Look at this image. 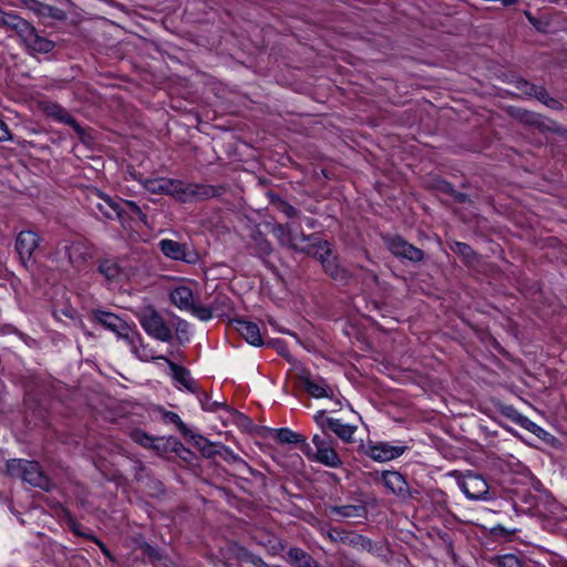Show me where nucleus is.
Masks as SVG:
<instances>
[{
	"mask_svg": "<svg viewBox=\"0 0 567 567\" xmlns=\"http://www.w3.org/2000/svg\"><path fill=\"white\" fill-rule=\"evenodd\" d=\"M146 190L153 194H166L186 202L197 195L196 186L185 185L182 181L164 177L151 178L144 182Z\"/></svg>",
	"mask_w": 567,
	"mask_h": 567,
	"instance_id": "1",
	"label": "nucleus"
},
{
	"mask_svg": "<svg viewBox=\"0 0 567 567\" xmlns=\"http://www.w3.org/2000/svg\"><path fill=\"white\" fill-rule=\"evenodd\" d=\"M169 298L178 309L188 311L203 321L212 318V312L208 308L196 305L190 284L183 282L175 286L169 292Z\"/></svg>",
	"mask_w": 567,
	"mask_h": 567,
	"instance_id": "2",
	"label": "nucleus"
},
{
	"mask_svg": "<svg viewBox=\"0 0 567 567\" xmlns=\"http://www.w3.org/2000/svg\"><path fill=\"white\" fill-rule=\"evenodd\" d=\"M8 473L11 476L20 477L22 481L41 488H49V481L43 476L37 462L25 460H11L7 464Z\"/></svg>",
	"mask_w": 567,
	"mask_h": 567,
	"instance_id": "3",
	"label": "nucleus"
},
{
	"mask_svg": "<svg viewBox=\"0 0 567 567\" xmlns=\"http://www.w3.org/2000/svg\"><path fill=\"white\" fill-rule=\"evenodd\" d=\"M312 443L315 449L309 443H303L302 452L310 458L327 466H337L340 460L332 449L331 442L321 435H313Z\"/></svg>",
	"mask_w": 567,
	"mask_h": 567,
	"instance_id": "4",
	"label": "nucleus"
},
{
	"mask_svg": "<svg viewBox=\"0 0 567 567\" xmlns=\"http://www.w3.org/2000/svg\"><path fill=\"white\" fill-rule=\"evenodd\" d=\"M386 248L396 258L417 264L424 259V251L410 244L400 235H386L383 237Z\"/></svg>",
	"mask_w": 567,
	"mask_h": 567,
	"instance_id": "5",
	"label": "nucleus"
},
{
	"mask_svg": "<svg viewBox=\"0 0 567 567\" xmlns=\"http://www.w3.org/2000/svg\"><path fill=\"white\" fill-rule=\"evenodd\" d=\"M11 25L20 32L24 43L31 50L47 53L53 49V43L44 38L39 37L34 28L31 27L30 23L24 19L14 17L12 18Z\"/></svg>",
	"mask_w": 567,
	"mask_h": 567,
	"instance_id": "6",
	"label": "nucleus"
},
{
	"mask_svg": "<svg viewBox=\"0 0 567 567\" xmlns=\"http://www.w3.org/2000/svg\"><path fill=\"white\" fill-rule=\"evenodd\" d=\"M140 322L143 329L153 338L168 341L172 338L171 329L164 323L161 316L152 308H144L140 312Z\"/></svg>",
	"mask_w": 567,
	"mask_h": 567,
	"instance_id": "7",
	"label": "nucleus"
},
{
	"mask_svg": "<svg viewBox=\"0 0 567 567\" xmlns=\"http://www.w3.org/2000/svg\"><path fill=\"white\" fill-rule=\"evenodd\" d=\"M360 449L372 460L378 462H386L401 456L408 447L405 445H391L384 442H368L365 444L361 441Z\"/></svg>",
	"mask_w": 567,
	"mask_h": 567,
	"instance_id": "8",
	"label": "nucleus"
},
{
	"mask_svg": "<svg viewBox=\"0 0 567 567\" xmlns=\"http://www.w3.org/2000/svg\"><path fill=\"white\" fill-rule=\"evenodd\" d=\"M313 420L323 432L332 431L339 439L344 442L351 441L354 434V429L352 425L343 423L339 419L328 416L323 410L318 411L313 415Z\"/></svg>",
	"mask_w": 567,
	"mask_h": 567,
	"instance_id": "9",
	"label": "nucleus"
},
{
	"mask_svg": "<svg viewBox=\"0 0 567 567\" xmlns=\"http://www.w3.org/2000/svg\"><path fill=\"white\" fill-rule=\"evenodd\" d=\"M460 487L468 499H486L489 487L480 474L467 472L458 482Z\"/></svg>",
	"mask_w": 567,
	"mask_h": 567,
	"instance_id": "10",
	"label": "nucleus"
},
{
	"mask_svg": "<svg viewBox=\"0 0 567 567\" xmlns=\"http://www.w3.org/2000/svg\"><path fill=\"white\" fill-rule=\"evenodd\" d=\"M41 241L40 236L32 230H22L17 236L16 249L23 266L33 261V254Z\"/></svg>",
	"mask_w": 567,
	"mask_h": 567,
	"instance_id": "11",
	"label": "nucleus"
},
{
	"mask_svg": "<svg viewBox=\"0 0 567 567\" xmlns=\"http://www.w3.org/2000/svg\"><path fill=\"white\" fill-rule=\"evenodd\" d=\"M384 486L400 498H417L419 492L409 487L405 477L396 471H384L382 473Z\"/></svg>",
	"mask_w": 567,
	"mask_h": 567,
	"instance_id": "12",
	"label": "nucleus"
},
{
	"mask_svg": "<svg viewBox=\"0 0 567 567\" xmlns=\"http://www.w3.org/2000/svg\"><path fill=\"white\" fill-rule=\"evenodd\" d=\"M161 251L168 258L183 260L186 262H195L197 255L190 251L185 245L173 239H162L158 243Z\"/></svg>",
	"mask_w": 567,
	"mask_h": 567,
	"instance_id": "13",
	"label": "nucleus"
},
{
	"mask_svg": "<svg viewBox=\"0 0 567 567\" xmlns=\"http://www.w3.org/2000/svg\"><path fill=\"white\" fill-rule=\"evenodd\" d=\"M61 250L64 251L69 262L74 267H80L93 256L91 247L84 241L64 244Z\"/></svg>",
	"mask_w": 567,
	"mask_h": 567,
	"instance_id": "14",
	"label": "nucleus"
},
{
	"mask_svg": "<svg viewBox=\"0 0 567 567\" xmlns=\"http://www.w3.org/2000/svg\"><path fill=\"white\" fill-rule=\"evenodd\" d=\"M317 255L322 264L324 270L336 280H343L346 278L344 270L340 267L338 259L332 255L329 245L326 243L321 245Z\"/></svg>",
	"mask_w": 567,
	"mask_h": 567,
	"instance_id": "15",
	"label": "nucleus"
},
{
	"mask_svg": "<svg viewBox=\"0 0 567 567\" xmlns=\"http://www.w3.org/2000/svg\"><path fill=\"white\" fill-rule=\"evenodd\" d=\"M234 329L251 346L262 344V338L259 327L251 321L235 319L231 321Z\"/></svg>",
	"mask_w": 567,
	"mask_h": 567,
	"instance_id": "16",
	"label": "nucleus"
},
{
	"mask_svg": "<svg viewBox=\"0 0 567 567\" xmlns=\"http://www.w3.org/2000/svg\"><path fill=\"white\" fill-rule=\"evenodd\" d=\"M40 109L42 110V112L55 120V121H59V122H62V123H65L70 126H72L74 128V131L79 134V135H82V128L80 127V125L76 123V121L63 109L61 107L60 105L55 104V103H52V102H41L40 103Z\"/></svg>",
	"mask_w": 567,
	"mask_h": 567,
	"instance_id": "17",
	"label": "nucleus"
},
{
	"mask_svg": "<svg viewBox=\"0 0 567 567\" xmlns=\"http://www.w3.org/2000/svg\"><path fill=\"white\" fill-rule=\"evenodd\" d=\"M141 359L143 360H148L150 358L152 359H159V360H164L167 362L171 371H172V377L174 378V380L179 384L182 385L183 388L187 389L188 391H193L194 388V381L189 374V372L187 370H185L184 368L182 367H178L177 364H175L174 362L169 361L168 359H166L165 357L163 355H159V357H148L146 354H140Z\"/></svg>",
	"mask_w": 567,
	"mask_h": 567,
	"instance_id": "18",
	"label": "nucleus"
},
{
	"mask_svg": "<svg viewBox=\"0 0 567 567\" xmlns=\"http://www.w3.org/2000/svg\"><path fill=\"white\" fill-rule=\"evenodd\" d=\"M302 388L313 398H328L332 393V389L321 379H313L308 374L301 375Z\"/></svg>",
	"mask_w": 567,
	"mask_h": 567,
	"instance_id": "19",
	"label": "nucleus"
},
{
	"mask_svg": "<svg viewBox=\"0 0 567 567\" xmlns=\"http://www.w3.org/2000/svg\"><path fill=\"white\" fill-rule=\"evenodd\" d=\"M99 271L111 284H122L128 279V274L111 260L101 262Z\"/></svg>",
	"mask_w": 567,
	"mask_h": 567,
	"instance_id": "20",
	"label": "nucleus"
},
{
	"mask_svg": "<svg viewBox=\"0 0 567 567\" xmlns=\"http://www.w3.org/2000/svg\"><path fill=\"white\" fill-rule=\"evenodd\" d=\"M99 197L102 199V202L97 203V208L102 214H104L107 218H118L120 220L123 219L124 208L120 203L113 200L111 197L104 194H99Z\"/></svg>",
	"mask_w": 567,
	"mask_h": 567,
	"instance_id": "21",
	"label": "nucleus"
},
{
	"mask_svg": "<svg viewBox=\"0 0 567 567\" xmlns=\"http://www.w3.org/2000/svg\"><path fill=\"white\" fill-rule=\"evenodd\" d=\"M95 317L102 326L116 333H121L124 329V322L113 313L99 312Z\"/></svg>",
	"mask_w": 567,
	"mask_h": 567,
	"instance_id": "22",
	"label": "nucleus"
},
{
	"mask_svg": "<svg viewBox=\"0 0 567 567\" xmlns=\"http://www.w3.org/2000/svg\"><path fill=\"white\" fill-rule=\"evenodd\" d=\"M357 546L369 554H380L383 549L381 542H372L362 535H357Z\"/></svg>",
	"mask_w": 567,
	"mask_h": 567,
	"instance_id": "23",
	"label": "nucleus"
},
{
	"mask_svg": "<svg viewBox=\"0 0 567 567\" xmlns=\"http://www.w3.org/2000/svg\"><path fill=\"white\" fill-rule=\"evenodd\" d=\"M538 125H536L535 128L539 130L540 132H551L556 134H564L565 130L555 121L545 117L544 115H540L538 122Z\"/></svg>",
	"mask_w": 567,
	"mask_h": 567,
	"instance_id": "24",
	"label": "nucleus"
},
{
	"mask_svg": "<svg viewBox=\"0 0 567 567\" xmlns=\"http://www.w3.org/2000/svg\"><path fill=\"white\" fill-rule=\"evenodd\" d=\"M276 439L280 443L295 444V443H307L302 436L289 429H280L277 432Z\"/></svg>",
	"mask_w": 567,
	"mask_h": 567,
	"instance_id": "25",
	"label": "nucleus"
},
{
	"mask_svg": "<svg viewBox=\"0 0 567 567\" xmlns=\"http://www.w3.org/2000/svg\"><path fill=\"white\" fill-rule=\"evenodd\" d=\"M492 563L495 564L496 567H523L522 560L513 554L495 556Z\"/></svg>",
	"mask_w": 567,
	"mask_h": 567,
	"instance_id": "26",
	"label": "nucleus"
},
{
	"mask_svg": "<svg viewBox=\"0 0 567 567\" xmlns=\"http://www.w3.org/2000/svg\"><path fill=\"white\" fill-rule=\"evenodd\" d=\"M542 114L528 111V110H518L516 113V117L524 124L536 127L537 122Z\"/></svg>",
	"mask_w": 567,
	"mask_h": 567,
	"instance_id": "27",
	"label": "nucleus"
},
{
	"mask_svg": "<svg viewBox=\"0 0 567 567\" xmlns=\"http://www.w3.org/2000/svg\"><path fill=\"white\" fill-rule=\"evenodd\" d=\"M498 412L503 416L512 420L513 422H515L518 425L520 424V422L524 417V415H522L513 405H508V404H501L498 406Z\"/></svg>",
	"mask_w": 567,
	"mask_h": 567,
	"instance_id": "28",
	"label": "nucleus"
},
{
	"mask_svg": "<svg viewBox=\"0 0 567 567\" xmlns=\"http://www.w3.org/2000/svg\"><path fill=\"white\" fill-rule=\"evenodd\" d=\"M451 249L461 255L465 260L470 261L475 257V252L466 243L455 241Z\"/></svg>",
	"mask_w": 567,
	"mask_h": 567,
	"instance_id": "29",
	"label": "nucleus"
},
{
	"mask_svg": "<svg viewBox=\"0 0 567 567\" xmlns=\"http://www.w3.org/2000/svg\"><path fill=\"white\" fill-rule=\"evenodd\" d=\"M132 440L145 447H156L155 440L142 431L133 432Z\"/></svg>",
	"mask_w": 567,
	"mask_h": 567,
	"instance_id": "30",
	"label": "nucleus"
},
{
	"mask_svg": "<svg viewBox=\"0 0 567 567\" xmlns=\"http://www.w3.org/2000/svg\"><path fill=\"white\" fill-rule=\"evenodd\" d=\"M289 557L296 561L299 567H310V558L300 549H290Z\"/></svg>",
	"mask_w": 567,
	"mask_h": 567,
	"instance_id": "31",
	"label": "nucleus"
},
{
	"mask_svg": "<svg viewBox=\"0 0 567 567\" xmlns=\"http://www.w3.org/2000/svg\"><path fill=\"white\" fill-rule=\"evenodd\" d=\"M121 205L124 208V213H126L128 210L134 216H136L140 220H142L143 223H146V216L136 203L126 200Z\"/></svg>",
	"mask_w": 567,
	"mask_h": 567,
	"instance_id": "32",
	"label": "nucleus"
},
{
	"mask_svg": "<svg viewBox=\"0 0 567 567\" xmlns=\"http://www.w3.org/2000/svg\"><path fill=\"white\" fill-rule=\"evenodd\" d=\"M515 87L525 95L532 97L534 90L536 89V84H533L525 79H517L515 81Z\"/></svg>",
	"mask_w": 567,
	"mask_h": 567,
	"instance_id": "33",
	"label": "nucleus"
},
{
	"mask_svg": "<svg viewBox=\"0 0 567 567\" xmlns=\"http://www.w3.org/2000/svg\"><path fill=\"white\" fill-rule=\"evenodd\" d=\"M519 425L523 429H526L529 432H532L533 434L537 435L538 437H542L543 434H546V432L540 426H538L536 423H534L526 416L523 417Z\"/></svg>",
	"mask_w": 567,
	"mask_h": 567,
	"instance_id": "34",
	"label": "nucleus"
},
{
	"mask_svg": "<svg viewBox=\"0 0 567 567\" xmlns=\"http://www.w3.org/2000/svg\"><path fill=\"white\" fill-rule=\"evenodd\" d=\"M436 189L440 190L441 193L447 194L450 196H452L455 190L453 185L446 181H439L436 183Z\"/></svg>",
	"mask_w": 567,
	"mask_h": 567,
	"instance_id": "35",
	"label": "nucleus"
},
{
	"mask_svg": "<svg viewBox=\"0 0 567 567\" xmlns=\"http://www.w3.org/2000/svg\"><path fill=\"white\" fill-rule=\"evenodd\" d=\"M532 97L537 99L539 102L544 104V102L549 97L547 90L544 86L536 85Z\"/></svg>",
	"mask_w": 567,
	"mask_h": 567,
	"instance_id": "36",
	"label": "nucleus"
},
{
	"mask_svg": "<svg viewBox=\"0 0 567 567\" xmlns=\"http://www.w3.org/2000/svg\"><path fill=\"white\" fill-rule=\"evenodd\" d=\"M544 105H546L549 109L561 111L564 109V105L561 102H559L557 99H554L549 96L545 102Z\"/></svg>",
	"mask_w": 567,
	"mask_h": 567,
	"instance_id": "37",
	"label": "nucleus"
},
{
	"mask_svg": "<svg viewBox=\"0 0 567 567\" xmlns=\"http://www.w3.org/2000/svg\"><path fill=\"white\" fill-rule=\"evenodd\" d=\"M11 140V134L9 132V128L4 122L0 120V142L9 141Z\"/></svg>",
	"mask_w": 567,
	"mask_h": 567,
	"instance_id": "38",
	"label": "nucleus"
},
{
	"mask_svg": "<svg viewBox=\"0 0 567 567\" xmlns=\"http://www.w3.org/2000/svg\"><path fill=\"white\" fill-rule=\"evenodd\" d=\"M452 197L460 204L471 203V198L467 194L454 190Z\"/></svg>",
	"mask_w": 567,
	"mask_h": 567,
	"instance_id": "39",
	"label": "nucleus"
},
{
	"mask_svg": "<svg viewBox=\"0 0 567 567\" xmlns=\"http://www.w3.org/2000/svg\"><path fill=\"white\" fill-rule=\"evenodd\" d=\"M12 16H9V14H3L1 11H0V22H3L6 24H12Z\"/></svg>",
	"mask_w": 567,
	"mask_h": 567,
	"instance_id": "40",
	"label": "nucleus"
},
{
	"mask_svg": "<svg viewBox=\"0 0 567 567\" xmlns=\"http://www.w3.org/2000/svg\"><path fill=\"white\" fill-rule=\"evenodd\" d=\"M365 518V507L357 505V518Z\"/></svg>",
	"mask_w": 567,
	"mask_h": 567,
	"instance_id": "41",
	"label": "nucleus"
},
{
	"mask_svg": "<svg viewBox=\"0 0 567 567\" xmlns=\"http://www.w3.org/2000/svg\"><path fill=\"white\" fill-rule=\"evenodd\" d=\"M51 8L49 7H45V6H41V9L39 10L40 13H44L45 11H50Z\"/></svg>",
	"mask_w": 567,
	"mask_h": 567,
	"instance_id": "42",
	"label": "nucleus"
}]
</instances>
